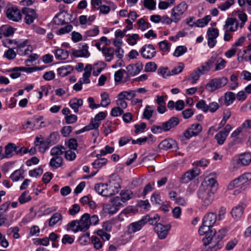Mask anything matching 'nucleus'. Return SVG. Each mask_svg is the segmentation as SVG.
Wrapping results in <instances>:
<instances>
[{
	"instance_id": "obj_18",
	"label": "nucleus",
	"mask_w": 251,
	"mask_h": 251,
	"mask_svg": "<svg viewBox=\"0 0 251 251\" xmlns=\"http://www.w3.org/2000/svg\"><path fill=\"white\" fill-rule=\"evenodd\" d=\"M162 150H168L171 149H176L177 148V143L175 140L169 138L163 140L158 146Z\"/></svg>"
},
{
	"instance_id": "obj_53",
	"label": "nucleus",
	"mask_w": 251,
	"mask_h": 251,
	"mask_svg": "<svg viewBox=\"0 0 251 251\" xmlns=\"http://www.w3.org/2000/svg\"><path fill=\"white\" fill-rule=\"evenodd\" d=\"M234 3V0H227L225 2L220 4L218 6V8L221 9L222 11H225L228 9Z\"/></svg>"
},
{
	"instance_id": "obj_32",
	"label": "nucleus",
	"mask_w": 251,
	"mask_h": 251,
	"mask_svg": "<svg viewBox=\"0 0 251 251\" xmlns=\"http://www.w3.org/2000/svg\"><path fill=\"white\" fill-rule=\"evenodd\" d=\"M133 196L134 194L132 191L130 190H123L120 193V198L123 201V202H126L131 199Z\"/></svg>"
},
{
	"instance_id": "obj_5",
	"label": "nucleus",
	"mask_w": 251,
	"mask_h": 251,
	"mask_svg": "<svg viewBox=\"0 0 251 251\" xmlns=\"http://www.w3.org/2000/svg\"><path fill=\"white\" fill-rule=\"evenodd\" d=\"M121 180L118 176H113L109 180V186L104 184L103 191L102 196L110 197L118 193L121 188Z\"/></svg>"
},
{
	"instance_id": "obj_28",
	"label": "nucleus",
	"mask_w": 251,
	"mask_h": 251,
	"mask_svg": "<svg viewBox=\"0 0 251 251\" xmlns=\"http://www.w3.org/2000/svg\"><path fill=\"white\" fill-rule=\"evenodd\" d=\"M69 104L74 112L77 113L78 108L83 105V100L81 99L73 98L70 100Z\"/></svg>"
},
{
	"instance_id": "obj_35",
	"label": "nucleus",
	"mask_w": 251,
	"mask_h": 251,
	"mask_svg": "<svg viewBox=\"0 0 251 251\" xmlns=\"http://www.w3.org/2000/svg\"><path fill=\"white\" fill-rule=\"evenodd\" d=\"M173 8L182 16L188 8V5L185 1H182Z\"/></svg>"
},
{
	"instance_id": "obj_20",
	"label": "nucleus",
	"mask_w": 251,
	"mask_h": 251,
	"mask_svg": "<svg viewBox=\"0 0 251 251\" xmlns=\"http://www.w3.org/2000/svg\"><path fill=\"white\" fill-rule=\"evenodd\" d=\"M28 43V40H25L24 41L19 40L15 42V45H16V47L15 49L17 48V52L20 55H25L26 54L27 51L29 50L27 48H26L23 50V49L25 48Z\"/></svg>"
},
{
	"instance_id": "obj_3",
	"label": "nucleus",
	"mask_w": 251,
	"mask_h": 251,
	"mask_svg": "<svg viewBox=\"0 0 251 251\" xmlns=\"http://www.w3.org/2000/svg\"><path fill=\"white\" fill-rule=\"evenodd\" d=\"M209 164V161L204 158L195 161L193 165L196 167L189 170L185 173L180 178V181L182 183H187L198 176L201 173L200 170L197 167H206Z\"/></svg>"
},
{
	"instance_id": "obj_27",
	"label": "nucleus",
	"mask_w": 251,
	"mask_h": 251,
	"mask_svg": "<svg viewBox=\"0 0 251 251\" xmlns=\"http://www.w3.org/2000/svg\"><path fill=\"white\" fill-rule=\"evenodd\" d=\"M49 144L50 143L47 140H43L42 138H39L38 137L36 138L35 145L36 146L39 147V150L41 152L44 153L49 148Z\"/></svg>"
},
{
	"instance_id": "obj_62",
	"label": "nucleus",
	"mask_w": 251,
	"mask_h": 251,
	"mask_svg": "<svg viewBox=\"0 0 251 251\" xmlns=\"http://www.w3.org/2000/svg\"><path fill=\"white\" fill-rule=\"evenodd\" d=\"M171 16L174 21V23H178L182 18V16L179 13L176 12L174 8L171 10Z\"/></svg>"
},
{
	"instance_id": "obj_23",
	"label": "nucleus",
	"mask_w": 251,
	"mask_h": 251,
	"mask_svg": "<svg viewBox=\"0 0 251 251\" xmlns=\"http://www.w3.org/2000/svg\"><path fill=\"white\" fill-rule=\"evenodd\" d=\"M179 123V120L176 117H172L168 121L163 123L166 132L175 128Z\"/></svg>"
},
{
	"instance_id": "obj_42",
	"label": "nucleus",
	"mask_w": 251,
	"mask_h": 251,
	"mask_svg": "<svg viewBox=\"0 0 251 251\" xmlns=\"http://www.w3.org/2000/svg\"><path fill=\"white\" fill-rule=\"evenodd\" d=\"M153 112L154 110L152 109V107L150 105H147L144 109L143 117L144 119L147 120H150L151 118Z\"/></svg>"
},
{
	"instance_id": "obj_49",
	"label": "nucleus",
	"mask_w": 251,
	"mask_h": 251,
	"mask_svg": "<svg viewBox=\"0 0 251 251\" xmlns=\"http://www.w3.org/2000/svg\"><path fill=\"white\" fill-rule=\"evenodd\" d=\"M28 191L24 192L19 198V201L21 204H23L30 201L31 198L27 195Z\"/></svg>"
},
{
	"instance_id": "obj_8",
	"label": "nucleus",
	"mask_w": 251,
	"mask_h": 251,
	"mask_svg": "<svg viewBox=\"0 0 251 251\" xmlns=\"http://www.w3.org/2000/svg\"><path fill=\"white\" fill-rule=\"evenodd\" d=\"M6 17L10 21L19 22L22 20V14L17 6L12 5L7 7L4 11Z\"/></svg>"
},
{
	"instance_id": "obj_12",
	"label": "nucleus",
	"mask_w": 251,
	"mask_h": 251,
	"mask_svg": "<svg viewBox=\"0 0 251 251\" xmlns=\"http://www.w3.org/2000/svg\"><path fill=\"white\" fill-rule=\"evenodd\" d=\"M231 129V127L230 125L227 124L223 130L220 131L215 135V139L219 145H222L224 143Z\"/></svg>"
},
{
	"instance_id": "obj_9",
	"label": "nucleus",
	"mask_w": 251,
	"mask_h": 251,
	"mask_svg": "<svg viewBox=\"0 0 251 251\" xmlns=\"http://www.w3.org/2000/svg\"><path fill=\"white\" fill-rule=\"evenodd\" d=\"M149 219V216L146 215L143 216L140 220L130 224L127 226L128 234H131L141 230Z\"/></svg>"
},
{
	"instance_id": "obj_57",
	"label": "nucleus",
	"mask_w": 251,
	"mask_h": 251,
	"mask_svg": "<svg viewBox=\"0 0 251 251\" xmlns=\"http://www.w3.org/2000/svg\"><path fill=\"white\" fill-rule=\"evenodd\" d=\"M59 138V135L57 132L51 133L47 141L50 144H54L57 143Z\"/></svg>"
},
{
	"instance_id": "obj_2",
	"label": "nucleus",
	"mask_w": 251,
	"mask_h": 251,
	"mask_svg": "<svg viewBox=\"0 0 251 251\" xmlns=\"http://www.w3.org/2000/svg\"><path fill=\"white\" fill-rule=\"evenodd\" d=\"M209 183H202L198 191V196L201 200L202 205L205 207L209 205L213 201L214 194L213 188L217 185L214 179H209Z\"/></svg>"
},
{
	"instance_id": "obj_25",
	"label": "nucleus",
	"mask_w": 251,
	"mask_h": 251,
	"mask_svg": "<svg viewBox=\"0 0 251 251\" xmlns=\"http://www.w3.org/2000/svg\"><path fill=\"white\" fill-rule=\"evenodd\" d=\"M244 210V207L241 204H238L234 206L231 210L230 214L234 219L238 220L242 216Z\"/></svg>"
},
{
	"instance_id": "obj_38",
	"label": "nucleus",
	"mask_w": 251,
	"mask_h": 251,
	"mask_svg": "<svg viewBox=\"0 0 251 251\" xmlns=\"http://www.w3.org/2000/svg\"><path fill=\"white\" fill-rule=\"evenodd\" d=\"M211 17L210 15H207L203 18L198 20L195 24L198 27H202L206 25L209 22L211 21Z\"/></svg>"
},
{
	"instance_id": "obj_59",
	"label": "nucleus",
	"mask_w": 251,
	"mask_h": 251,
	"mask_svg": "<svg viewBox=\"0 0 251 251\" xmlns=\"http://www.w3.org/2000/svg\"><path fill=\"white\" fill-rule=\"evenodd\" d=\"M126 73V71L124 69H120L116 71L114 74V80L116 82H120L123 77L124 74Z\"/></svg>"
},
{
	"instance_id": "obj_52",
	"label": "nucleus",
	"mask_w": 251,
	"mask_h": 251,
	"mask_svg": "<svg viewBox=\"0 0 251 251\" xmlns=\"http://www.w3.org/2000/svg\"><path fill=\"white\" fill-rule=\"evenodd\" d=\"M138 40H139L138 34H133L129 36L126 39V42L129 45L134 46L137 44V42Z\"/></svg>"
},
{
	"instance_id": "obj_1",
	"label": "nucleus",
	"mask_w": 251,
	"mask_h": 251,
	"mask_svg": "<svg viewBox=\"0 0 251 251\" xmlns=\"http://www.w3.org/2000/svg\"><path fill=\"white\" fill-rule=\"evenodd\" d=\"M217 220L216 213L210 212L207 213L203 218L202 225L200 227L199 233L201 235H205L208 241L212 240L216 233L213 226Z\"/></svg>"
},
{
	"instance_id": "obj_44",
	"label": "nucleus",
	"mask_w": 251,
	"mask_h": 251,
	"mask_svg": "<svg viewBox=\"0 0 251 251\" xmlns=\"http://www.w3.org/2000/svg\"><path fill=\"white\" fill-rule=\"evenodd\" d=\"M226 61L222 58L216 57L215 65V71H219L223 69L226 66Z\"/></svg>"
},
{
	"instance_id": "obj_39",
	"label": "nucleus",
	"mask_w": 251,
	"mask_h": 251,
	"mask_svg": "<svg viewBox=\"0 0 251 251\" xmlns=\"http://www.w3.org/2000/svg\"><path fill=\"white\" fill-rule=\"evenodd\" d=\"M201 74V68H198L190 75L188 80H192L191 83L195 84L199 79Z\"/></svg>"
},
{
	"instance_id": "obj_40",
	"label": "nucleus",
	"mask_w": 251,
	"mask_h": 251,
	"mask_svg": "<svg viewBox=\"0 0 251 251\" xmlns=\"http://www.w3.org/2000/svg\"><path fill=\"white\" fill-rule=\"evenodd\" d=\"M24 171L22 169H18L15 170L10 176V178L13 181H18L20 178H24V176H23Z\"/></svg>"
},
{
	"instance_id": "obj_61",
	"label": "nucleus",
	"mask_w": 251,
	"mask_h": 251,
	"mask_svg": "<svg viewBox=\"0 0 251 251\" xmlns=\"http://www.w3.org/2000/svg\"><path fill=\"white\" fill-rule=\"evenodd\" d=\"M190 128L194 134V136L198 135L201 132L202 129V126L199 124H193L191 126Z\"/></svg>"
},
{
	"instance_id": "obj_29",
	"label": "nucleus",
	"mask_w": 251,
	"mask_h": 251,
	"mask_svg": "<svg viewBox=\"0 0 251 251\" xmlns=\"http://www.w3.org/2000/svg\"><path fill=\"white\" fill-rule=\"evenodd\" d=\"M92 67L91 65L87 64L84 68V73L83 77L81 79L83 83L88 84L90 82L89 77L91 74Z\"/></svg>"
},
{
	"instance_id": "obj_63",
	"label": "nucleus",
	"mask_w": 251,
	"mask_h": 251,
	"mask_svg": "<svg viewBox=\"0 0 251 251\" xmlns=\"http://www.w3.org/2000/svg\"><path fill=\"white\" fill-rule=\"evenodd\" d=\"M242 185V184L241 182V181H240L239 177H238L230 182L228 186V189L232 190L235 188L238 187Z\"/></svg>"
},
{
	"instance_id": "obj_43",
	"label": "nucleus",
	"mask_w": 251,
	"mask_h": 251,
	"mask_svg": "<svg viewBox=\"0 0 251 251\" xmlns=\"http://www.w3.org/2000/svg\"><path fill=\"white\" fill-rule=\"evenodd\" d=\"M137 24L138 25V29L142 31H144L151 27L150 24L146 22L145 19L143 18L139 19L137 22Z\"/></svg>"
},
{
	"instance_id": "obj_47",
	"label": "nucleus",
	"mask_w": 251,
	"mask_h": 251,
	"mask_svg": "<svg viewBox=\"0 0 251 251\" xmlns=\"http://www.w3.org/2000/svg\"><path fill=\"white\" fill-rule=\"evenodd\" d=\"M73 29V26L71 25H68L65 26L61 27L59 30L56 31V33L58 35H60L68 33L71 32Z\"/></svg>"
},
{
	"instance_id": "obj_16",
	"label": "nucleus",
	"mask_w": 251,
	"mask_h": 251,
	"mask_svg": "<svg viewBox=\"0 0 251 251\" xmlns=\"http://www.w3.org/2000/svg\"><path fill=\"white\" fill-rule=\"evenodd\" d=\"M143 68V64L139 61L135 64H130L126 68L127 74L129 76L136 75L141 71Z\"/></svg>"
},
{
	"instance_id": "obj_6",
	"label": "nucleus",
	"mask_w": 251,
	"mask_h": 251,
	"mask_svg": "<svg viewBox=\"0 0 251 251\" xmlns=\"http://www.w3.org/2000/svg\"><path fill=\"white\" fill-rule=\"evenodd\" d=\"M106 116V113L104 112H100L97 114L94 119H92L90 124L76 131V134H78L85 131H89L90 130L95 129V134L96 136L99 134L98 129L100 126V121L104 120Z\"/></svg>"
},
{
	"instance_id": "obj_22",
	"label": "nucleus",
	"mask_w": 251,
	"mask_h": 251,
	"mask_svg": "<svg viewBox=\"0 0 251 251\" xmlns=\"http://www.w3.org/2000/svg\"><path fill=\"white\" fill-rule=\"evenodd\" d=\"M101 52L106 62H110L113 59L114 54H116V50L112 47H104Z\"/></svg>"
},
{
	"instance_id": "obj_64",
	"label": "nucleus",
	"mask_w": 251,
	"mask_h": 251,
	"mask_svg": "<svg viewBox=\"0 0 251 251\" xmlns=\"http://www.w3.org/2000/svg\"><path fill=\"white\" fill-rule=\"evenodd\" d=\"M238 177L243 185L251 180V173H245Z\"/></svg>"
},
{
	"instance_id": "obj_54",
	"label": "nucleus",
	"mask_w": 251,
	"mask_h": 251,
	"mask_svg": "<svg viewBox=\"0 0 251 251\" xmlns=\"http://www.w3.org/2000/svg\"><path fill=\"white\" fill-rule=\"evenodd\" d=\"M43 169L40 167L29 171V175L31 177H37L43 173Z\"/></svg>"
},
{
	"instance_id": "obj_11",
	"label": "nucleus",
	"mask_w": 251,
	"mask_h": 251,
	"mask_svg": "<svg viewBox=\"0 0 251 251\" xmlns=\"http://www.w3.org/2000/svg\"><path fill=\"white\" fill-rule=\"evenodd\" d=\"M207 44L210 48H213L217 44L216 39L219 36V32L217 28L209 27L207 30Z\"/></svg>"
},
{
	"instance_id": "obj_15",
	"label": "nucleus",
	"mask_w": 251,
	"mask_h": 251,
	"mask_svg": "<svg viewBox=\"0 0 251 251\" xmlns=\"http://www.w3.org/2000/svg\"><path fill=\"white\" fill-rule=\"evenodd\" d=\"M238 20L235 18H227L223 26L224 30L235 32L237 30L239 25Z\"/></svg>"
},
{
	"instance_id": "obj_31",
	"label": "nucleus",
	"mask_w": 251,
	"mask_h": 251,
	"mask_svg": "<svg viewBox=\"0 0 251 251\" xmlns=\"http://www.w3.org/2000/svg\"><path fill=\"white\" fill-rule=\"evenodd\" d=\"M55 57L58 60H65L69 56V53L66 50L57 49L54 51Z\"/></svg>"
},
{
	"instance_id": "obj_30",
	"label": "nucleus",
	"mask_w": 251,
	"mask_h": 251,
	"mask_svg": "<svg viewBox=\"0 0 251 251\" xmlns=\"http://www.w3.org/2000/svg\"><path fill=\"white\" fill-rule=\"evenodd\" d=\"M63 162V158L61 156H54L51 158L49 165L54 169L58 168L61 166Z\"/></svg>"
},
{
	"instance_id": "obj_19",
	"label": "nucleus",
	"mask_w": 251,
	"mask_h": 251,
	"mask_svg": "<svg viewBox=\"0 0 251 251\" xmlns=\"http://www.w3.org/2000/svg\"><path fill=\"white\" fill-rule=\"evenodd\" d=\"M63 216L60 213L56 212L52 215L49 220V226L53 227L54 226H60L62 224Z\"/></svg>"
},
{
	"instance_id": "obj_13",
	"label": "nucleus",
	"mask_w": 251,
	"mask_h": 251,
	"mask_svg": "<svg viewBox=\"0 0 251 251\" xmlns=\"http://www.w3.org/2000/svg\"><path fill=\"white\" fill-rule=\"evenodd\" d=\"M171 228L170 225H163L161 224H157L154 227V231L158 235L160 239H165L168 233V231Z\"/></svg>"
},
{
	"instance_id": "obj_50",
	"label": "nucleus",
	"mask_w": 251,
	"mask_h": 251,
	"mask_svg": "<svg viewBox=\"0 0 251 251\" xmlns=\"http://www.w3.org/2000/svg\"><path fill=\"white\" fill-rule=\"evenodd\" d=\"M158 73L163 78H166L172 75L168 68L160 67L158 70Z\"/></svg>"
},
{
	"instance_id": "obj_33",
	"label": "nucleus",
	"mask_w": 251,
	"mask_h": 251,
	"mask_svg": "<svg viewBox=\"0 0 251 251\" xmlns=\"http://www.w3.org/2000/svg\"><path fill=\"white\" fill-rule=\"evenodd\" d=\"M94 162L92 164L93 167L95 169H100L103 166H105L107 163V160L105 158L97 157Z\"/></svg>"
},
{
	"instance_id": "obj_51",
	"label": "nucleus",
	"mask_w": 251,
	"mask_h": 251,
	"mask_svg": "<svg viewBox=\"0 0 251 251\" xmlns=\"http://www.w3.org/2000/svg\"><path fill=\"white\" fill-rule=\"evenodd\" d=\"M157 68V65L153 62L147 63L145 66V71L146 72H155Z\"/></svg>"
},
{
	"instance_id": "obj_36",
	"label": "nucleus",
	"mask_w": 251,
	"mask_h": 251,
	"mask_svg": "<svg viewBox=\"0 0 251 251\" xmlns=\"http://www.w3.org/2000/svg\"><path fill=\"white\" fill-rule=\"evenodd\" d=\"M235 95L232 92H227L225 94V104L228 106L232 104L235 100Z\"/></svg>"
},
{
	"instance_id": "obj_46",
	"label": "nucleus",
	"mask_w": 251,
	"mask_h": 251,
	"mask_svg": "<svg viewBox=\"0 0 251 251\" xmlns=\"http://www.w3.org/2000/svg\"><path fill=\"white\" fill-rule=\"evenodd\" d=\"M151 130L153 134H159L163 132H166L163 123H161L160 126L153 125Z\"/></svg>"
},
{
	"instance_id": "obj_4",
	"label": "nucleus",
	"mask_w": 251,
	"mask_h": 251,
	"mask_svg": "<svg viewBox=\"0 0 251 251\" xmlns=\"http://www.w3.org/2000/svg\"><path fill=\"white\" fill-rule=\"evenodd\" d=\"M89 214L85 213L80 218L79 220H73L67 225V230H72L74 233L80 231L85 232L90 227L89 223Z\"/></svg>"
},
{
	"instance_id": "obj_24",
	"label": "nucleus",
	"mask_w": 251,
	"mask_h": 251,
	"mask_svg": "<svg viewBox=\"0 0 251 251\" xmlns=\"http://www.w3.org/2000/svg\"><path fill=\"white\" fill-rule=\"evenodd\" d=\"M16 149L17 146L15 144L9 143L5 146V151L3 157L8 158L12 157L14 154V152L16 153Z\"/></svg>"
},
{
	"instance_id": "obj_60",
	"label": "nucleus",
	"mask_w": 251,
	"mask_h": 251,
	"mask_svg": "<svg viewBox=\"0 0 251 251\" xmlns=\"http://www.w3.org/2000/svg\"><path fill=\"white\" fill-rule=\"evenodd\" d=\"M80 244L81 245H86L90 242V234L88 233H85L79 238Z\"/></svg>"
},
{
	"instance_id": "obj_14",
	"label": "nucleus",
	"mask_w": 251,
	"mask_h": 251,
	"mask_svg": "<svg viewBox=\"0 0 251 251\" xmlns=\"http://www.w3.org/2000/svg\"><path fill=\"white\" fill-rule=\"evenodd\" d=\"M22 12L25 15V21L27 25H30L37 18L36 12L32 9L24 7L22 9Z\"/></svg>"
},
{
	"instance_id": "obj_48",
	"label": "nucleus",
	"mask_w": 251,
	"mask_h": 251,
	"mask_svg": "<svg viewBox=\"0 0 251 251\" xmlns=\"http://www.w3.org/2000/svg\"><path fill=\"white\" fill-rule=\"evenodd\" d=\"M187 50L186 47L183 46H179L176 47L174 52V55L176 57H179L185 53Z\"/></svg>"
},
{
	"instance_id": "obj_37",
	"label": "nucleus",
	"mask_w": 251,
	"mask_h": 251,
	"mask_svg": "<svg viewBox=\"0 0 251 251\" xmlns=\"http://www.w3.org/2000/svg\"><path fill=\"white\" fill-rule=\"evenodd\" d=\"M100 97L101 98L100 105L103 107H107L111 102V100L109 99V94L106 92H103L101 94Z\"/></svg>"
},
{
	"instance_id": "obj_41",
	"label": "nucleus",
	"mask_w": 251,
	"mask_h": 251,
	"mask_svg": "<svg viewBox=\"0 0 251 251\" xmlns=\"http://www.w3.org/2000/svg\"><path fill=\"white\" fill-rule=\"evenodd\" d=\"M65 152L64 147L56 146L52 148L50 150V154L54 156H60Z\"/></svg>"
},
{
	"instance_id": "obj_55",
	"label": "nucleus",
	"mask_w": 251,
	"mask_h": 251,
	"mask_svg": "<svg viewBox=\"0 0 251 251\" xmlns=\"http://www.w3.org/2000/svg\"><path fill=\"white\" fill-rule=\"evenodd\" d=\"M116 206H115L112 203L110 204H107L105 207V212L110 215H113L116 213L119 209Z\"/></svg>"
},
{
	"instance_id": "obj_26",
	"label": "nucleus",
	"mask_w": 251,
	"mask_h": 251,
	"mask_svg": "<svg viewBox=\"0 0 251 251\" xmlns=\"http://www.w3.org/2000/svg\"><path fill=\"white\" fill-rule=\"evenodd\" d=\"M123 44L122 39L115 38L113 40V45L117 47L116 50V56L119 59H122L124 56V51L121 47Z\"/></svg>"
},
{
	"instance_id": "obj_45",
	"label": "nucleus",
	"mask_w": 251,
	"mask_h": 251,
	"mask_svg": "<svg viewBox=\"0 0 251 251\" xmlns=\"http://www.w3.org/2000/svg\"><path fill=\"white\" fill-rule=\"evenodd\" d=\"M16 52L12 48H9L8 50L5 51L3 54V57L8 60H11L14 59L16 57Z\"/></svg>"
},
{
	"instance_id": "obj_34",
	"label": "nucleus",
	"mask_w": 251,
	"mask_h": 251,
	"mask_svg": "<svg viewBox=\"0 0 251 251\" xmlns=\"http://www.w3.org/2000/svg\"><path fill=\"white\" fill-rule=\"evenodd\" d=\"M175 3V0H159L158 7L160 10H166Z\"/></svg>"
},
{
	"instance_id": "obj_21",
	"label": "nucleus",
	"mask_w": 251,
	"mask_h": 251,
	"mask_svg": "<svg viewBox=\"0 0 251 251\" xmlns=\"http://www.w3.org/2000/svg\"><path fill=\"white\" fill-rule=\"evenodd\" d=\"M251 162V153L245 152L240 154L237 161V163L241 166L249 165Z\"/></svg>"
},
{
	"instance_id": "obj_7",
	"label": "nucleus",
	"mask_w": 251,
	"mask_h": 251,
	"mask_svg": "<svg viewBox=\"0 0 251 251\" xmlns=\"http://www.w3.org/2000/svg\"><path fill=\"white\" fill-rule=\"evenodd\" d=\"M228 79L226 77L214 78L209 81L205 85V89L209 92H213L216 90L224 87L227 83Z\"/></svg>"
},
{
	"instance_id": "obj_56",
	"label": "nucleus",
	"mask_w": 251,
	"mask_h": 251,
	"mask_svg": "<svg viewBox=\"0 0 251 251\" xmlns=\"http://www.w3.org/2000/svg\"><path fill=\"white\" fill-rule=\"evenodd\" d=\"M144 5L149 10H154L156 8V1L154 0H144Z\"/></svg>"
},
{
	"instance_id": "obj_10",
	"label": "nucleus",
	"mask_w": 251,
	"mask_h": 251,
	"mask_svg": "<svg viewBox=\"0 0 251 251\" xmlns=\"http://www.w3.org/2000/svg\"><path fill=\"white\" fill-rule=\"evenodd\" d=\"M142 56L146 59H151L156 54L155 48L152 44L144 45L140 49Z\"/></svg>"
},
{
	"instance_id": "obj_58",
	"label": "nucleus",
	"mask_w": 251,
	"mask_h": 251,
	"mask_svg": "<svg viewBox=\"0 0 251 251\" xmlns=\"http://www.w3.org/2000/svg\"><path fill=\"white\" fill-rule=\"evenodd\" d=\"M76 157L75 152L72 150H69L65 151V157L69 161L74 160Z\"/></svg>"
},
{
	"instance_id": "obj_17",
	"label": "nucleus",
	"mask_w": 251,
	"mask_h": 251,
	"mask_svg": "<svg viewBox=\"0 0 251 251\" xmlns=\"http://www.w3.org/2000/svg\"><path fill=\"white\" fill-rule=\"evenodd\" d=\"M81 46V45H80ZM72 54L75 57H88L90 55V53L88 51V46L86 44L81 45L78 50H74Z\"/></svg>"
}]
</instances>
